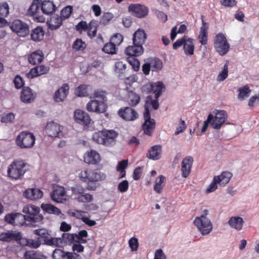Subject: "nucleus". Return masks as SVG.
<instances>
[{
    "label": "nucleus",
    "instance_id": "41",
    "mask_svg": "<svg viewBox=\"0 0 259 259\" xmlns=\"http://www.w3.org/2000/svg\"><path fill=\"white\" fill-rule=\"evenodd\" d=\"M26 259H46L47 257L34 250L27 251L24 254Z\"/></svg>",
    "mask_w": 259,
    "mask_h": 259
},
{
    "label": "nucleus",
    "instance_id": "38",
    "mask_svg": "<svg viewBox=\"0 0 259 259\" xmlns=\"http://www.w3.org/2000/svg\"><path fill=\"white\" fill-rule=\"evenodd\" d=\"M140 101V96L134 92H130L128 95L127 102L131 106H136Z\"/></svg>",
    "mask_w": 259,
    "mask_h": 259
},
{
    "label": "nucleus",
    "instance_id": "58",
    "mask_svg": "<svg viewBox=\"0 0 259 259\" xmlns=\"http://www.w3.org/2000/svg\"><path fill=\"white\" fill-rule=\"evenodd\" d=\"M85 47V43L80 39H77L73 45V48L76 51L83 50Z\"/></svg>",
    "mask_w": 259,
    "mask_h": 259
},
{
    "label": "nucleus",
    "instance_id": "34",
    "mask_svg": "<svg viewBox=\"0 0 259 259\" xmlns=\"http://www.w3.org/2000/svg\"><path fill=\"white\" fill-rule=\"evenodd\" d=\"M194 48L195 46L193 39L190 38L185 39L183 49L186 55L191 56L193 55Z\"/></svg>",
    "mask_w": 259,
    "mask_h": 259
},
{
    "label": "nucleus",
    "instance_id": "1",
    "mask_svg": "<svg viewBox=\"0 0 259 259\" xmlns=\"http://www.w3.org/2000/svg\"><path fill=\"white\" fill-rule=\"evenodd\" d=\"M157 99L156 98L154 100L152 99L151 96H148L146 98L144 112L145 122L143 125V130L144 134L148 136L152 135L155 128V121L154 119L151 118L149 108L151 106L154 110L158 109L159 105Z\"/></svg>",
    "mask_w": 259,
    "mask_h": 259
},
{
    "label": "nucleus",
    "instance_id": "30",
    "mask_svg": "<svg viewBox=\"0 0 259 259\" xmlns=\"http://www.w3.org/2000/svg\"><path fill=\"white\" fill-rule=\"evenodd\" d=\"M63 127L58 123L51 122L50 123V137H60L62 136Z\"/></svg>",
    "mask_w": 259,
    "mask_h": 259
},
{
    "label": "nucleus",
    "instance_id": "14",
    "mask_svg": "<svg viewBox=\"0 0 259 259\" xmlns=\"http://www.w3.org/2000/svg\"><path fill=\"white\" fill-rule=\"evenodd\" d=\"M21 233L16 231H8L7 232L2 233L0 234V240L5 242L20 241Z\"/></svg>",
    "mask_w": 259,
    "mask_h": 259
},
{
    "label": "nucleus",
    "instance_id": "36",
    "mask_svg": "<svg viewBox=\"0 0 259 259\" xmlns=\"http://www.w3.org/2000/svg\"><path fill=\"white\" fill-rule=\"evenodd\" d=\"M44 36V31L41 27H37L34 29L31 33V39L35 41L41 40Z\"/></svg>",
    "mask_w": 259,
    "mask_h": 259
},
{
    "label": "nucleus",
    "instance_id": "23",
    "mask_svg": "<svg viewBox=\"0 0 259 259\" xmlns=\"http://www.w3.org/2000/svg\"><path fill=\"white\" fill-rule=\"evenodd\" d=\"M162 147L160 145L152 146L148 150L147 157L151 160H157L161 157Z\"/></svg>",
    "mask_w": 259,
    "mask_h": 259
},
{
    "label": "nucleus",
    "instance_id": "35",
    "mask_svg": "<svg viewBox=\"0 0 259 259\" xmlns=\"http://www.w3.org/2000/svg\"><path fill=\"white\" fill-rule=\"evenodd\" d=\"M62 24V18L58 15H53L50 19V29H57Z\"/></svg>",
    "mask_w": 259,
    "mask_h": 259
},
{
    "label": "nucleus",
    "instance_id": "33",
    "mask_svg": "<svg viewBox=\"0 0 259 259\" xmlns=\"http://www.w3.org/2000/svg\"><path fill=\"white\" fill-rule=\"evenodd\" d=\"M232 176V175L231 172L224 171L220 175L214 176V178L216 179L215 180L218 182V184L224 186L229 183Z\"/></svg>",
    "mask_w": 259,
    "mask_h": 259
},
{
    "label": "nucleus",
    "instance_id": "21",
    "mask_svg": "<svg viewBox=\"0 0 259 259\" xmlns=\"http://www.w3.org/2000/svg\"><path fill=\"white\" fill-rule=\"evenodd\" d=\"M69 87L67 84H64L59 88L54 95V100L56 102H63L69 93Z\"/></svg>",
    "mask_w": 259,
    "mask_h": 259
},
{
    "label": "nucleus",
    "instance_id": "31",
    "mask_svg": "<svg viewBox=\"0 0 259 259\" xmlns=\"http://www.w3.org/2000/svg\"><path fill=\"white\" fill-rule=\"evenodd\" d=\"M146 39V34L144 30L138 29L133 35V44L142 46Z\"/></svg>",
    "mask_w": 259,
    "mask_h": 259
},
{
    "label": "nucleus",
    "instance_id": "12",
    "mask_svg": "<svg viewBox=\"0 0 259 259\" xmlns=\"http://www.w3.org/2000/svg\"><path fill=\"white\" fill-rule=\"evenodd\" d=\"M128 9L130 12L133 13L138 18L144 17L148 13V8L139 4H131L129 5Z\"/></svg>",
    "mask_w": 259,
    "mask_h": 259
},
{
    "label": "nucleus",
    "instance_id": "37",
    "mask_svg": "<svg viewBox=\"0 0 259 259\" xmlns=\"http://www.w3.org/2000/svg\"><path fill=\"white\" fill-rule=\"evenodd\" d=\"M165 179V178L163 176L160 175L159 176L158 178L155 180V185L153 187L154 190L155 192L159 194L162 192V189L164 186V182Z\"/></svg>",
    "mask_w": 259,
    "mask_h": 259
},
{
    "label": "nucleus",
    "instance_id": "28",
    "mask_svg": "<svg viewBox=\"0 0 259 259\" xmlns=\"http://www.w3.org/2000/svg\"><path fill=\"white\" fill-rule=\"evenodd\" d=\"M105 134V146H110L115 143V139L118 136V133L114 130H104Z\"/></svg>",
    "mask_w": 259,
    "mask_h": 259
},
{
    "label": "nucleus",
    "instance_id": "59",
    "mask_svg": "<svg viewBox=\"0 0 259 259\" xmlns=\"http://www.w3.org/2000/svg\"><path fill=\"white\" fill-rule=\"evenodd\" d=\"M15 87L17 89H20L22 88L24 85V81L21 76L19 75L15 76L13 80Z\"/></svg>",
    "mask_w": 259,
    "mask_h": 259
},
{
    "label": "nucleus",
    "instance_id": "54",
    "mask_svg": "<svg viewBox=\"0 0 259 259\" xmlns=\"http://www.w3.org/2000/svg\"><path fill=\"white\" fill-rule=\"evenodd\" d=\"M73 10V7L71 6H68L62 10L61 12V17L64 19L68 18L71 15Z\"/></svg>",
    "mask_w": 259,
    "mask_h": 259
},
{
    "label": "nucleus",
    "instance_id": "22",
    "mask_svg": "<svg viewBox=\"0 0 259 259\" xmlns=\"http://www.w3.org/2000/svg\"><path fill=\"white\" fill-rule=\"evenodd\" d=\"M44 59L43 52L40 50L33 52L28 56V62L32 65H36L41 63Z\"/></svg>",
    "mask_w": 259,
    "mask_h": 259
},
{
    "label": "nucleus",
    "instance_id": "15",
    "mask_svg": "<svg viewBox=\"0 0 259 259\" xmlns=\"http://www.w3.org/2000/svg\"><path fill=\"white\" fill-rule=\"evenodd\" d=\"M118 115L126 121H133L138 117L137 112L133 108L128 107L120 109L118 111Z\"/></svg>",
    "mask_w": 259,
    "mask_h": 259
},
{
    "label": "nucleus",
    "instance_id": "63",
    "mask_svg": "<svg viewBox=\"0 0 259 259\" xmlns=\"http://www.w3.org/2000/svg\"><path fill=\"white\" fill-rule=\"evenodd\" d=\"M92 98H95V100H99V101H104L105 102L106 101V97L105 93L102 91L95 92Z\"/></svg>",
    "mask_w": 259,
    "mask_h": 259
},
{
    "label": "nucleus",
    "instance_id": "47",
    "mask_svg": "<svg viewBox=\"0 0 259 259\" xmlns=\"http://www.w3.org/2000/svg\"><path fill=\"white\" fill-rule=\"evenodd\" d=\"M186 28L187 27L184 24L181 25L179 28L178 30H177V27L176 26L173 27L170 33L171 39L174 40L175 39L177 33H184L186 31Z\"/></svg>",
    "mask_w": 259,
    "mask_h": 259
},
{
    "label": "nucleus",
    "instance_id": "46",
    "mask_svg": "<svg viewBox=\"0 0 259 259\" xmlns=\"http://www.w3.org/2000/svg\"><path fill=\"white\" fill-rule=\"evenodd\" d=\"M34 233L35 234L39 236L38 237H40V240H41V241H44L46 244L49 245V238L47 237L48 233H47V231L46 230H35Z\"/></svg>",
    "mask_w": 259,
    "mask_h": 259
},
{
    "label": "nucleus",
    "instance_id": "16",
    "mask_svg": "<svg viewBox=\"0 0 259 259\" xmlns=\"http://www.w3.org/2000/svg\"><path fill=\"white\" fill-rule=\"evenodd\" d=\"M51 198L53 200L59 203H62L63 201L66 200V195L64 188L58 185L54 187Z\"/></svg>",
    "mask_w": 259,
    "mask_h": 259
},
{
    "label": "nucleus",
    "instance_id": "20",
    "mask_svg": "<svg viewBox=\"0 0 259 259\" xmlns=\"http://www.w3.org/2000/svg\"><path fill=\"white\" fill-rule=\"evenodd\" d=\"M23 196L30 200H36L42 198L43 193L38 189L29 188L23 192Z\"/></svg>",
    "mask_w": 259,
    "mask_h": 259
},
{
    "label": "nucleus",
    "instance_id": "29",
    "mask_svg": "<svg viewBox=\"0 0 259 259\" xmlns=\"http://www.w3.org/2000/svg\"><path fill=\"white\" fill-rule=\"evenodd\" d=\"M41 240L40 237H37L36 239H27L22 238L20 241V244L22 246H27L32 248H37L41 244Z\"/></svg>",
    "mask_w": 259,
    "mask_h": 259
},
{
    "label": "nucleus",
    "instance_id": "2",
    "mask_svg": "<svg viewBox=\"0 0 259 259\" xmlns=\"http://www.w3.org/2000/svg\"><path fill=\"white\" fill-rule=\"evenodd\" d=\"M47 2H49V1L45 0L42 2V0H33L26 11V15L28 17H32L35 22H44L45 18L41 14L49 15V11L45 8Z\"/></svg>",
    "mask_w": 259,
    "mask_h": 259
},
{
    "label": "nucleus",
    "instance_id": "19",
    "mask_svg": "<svg viewBox=\"0 0 259 259\" xmlns=\"http://www.w3.org/2000/svg\"><path fill=\"white\" fill-rule=\"evenodd\" d=\"M193 162V158L191 156L185 157L182 162V176L187 178L190 174Z\"/></svg>",
    "mask_w": 259,
    "mask_h": 259
},
{
    "label": "nucleus",
    "instance_id": "42",
    "mask_svg": "<svg viewBox=\"0 0 259 259\" xmlns=\"http://www.w3.org/2000/svg\"><path fill=\"white\" fill-rule=\"evenodd\" d=\"M152 71L157 72L160 70L163 67V63L160 59L153 58L150 61Z\"/></svg>",
    "mask_w": 259,
    "mask_h": 259
},
{
    "label": "nucleus",
    "instance_id": "24",
    "mask_svg": "<svg viewBox=\"0 0 259 259\" xmlns=\"http://www.w3.org/2000/svg\"><path fill=\"white\" fill-rule=\"evenodd\" d=\"M101 160L100 155L97 151L92 150L84 156V161L90 164H96Z\"/></svg>",
    "mask_w": 259,
    "mask_h": 259
},
{
    "label": "nucleus",
    "instance_id": "61",
    "mask_svg": "<svg viewBox=\"0 0 259 259\" xmlns=\"http://www.w3.org/2000/svg\"><path fill=\"white\" fill-rule=\"evenodd\" d=\"M66 252L60 249H56L53 251L52 257L54 259H63L65 257Z\"/></svg>",
    "mask_w": 259,
    "mask_h": 259
},
{
    "label": "nucleus",
    "instance_id": "56",
    "mask_svg": "<svg viewBox=\"0 0 259 259\" xmlns=\"http://www.w3.org/2000/svg\"><path fill=\"white\" fill-rule=\"evenodd\" d=\"M113 18V15L111 13H104L101 18L100 23L103 25H106Z\"/></svg>",
    "mask_w": 259,
    "mask_h": 259
},
{
    "label": "nucleus",
    "instance_id": "52",
    "mask_svg": "<svg viewBox=\"0 0 259 259\" xmlns=\"http://www.w3.org/2000/svg\"><path fill=\"white\" fill-rule=\"evenodd\" d=\"M123 41V36L122 35L119 33L114 34L110 39V42L114 45V46L116 48V46H118L121 44Z\"/></svg>",
    "mask_w": 259,
    "mask_h": 259
},
{
    "label": "nucleus",
    "instance_id": "3",
    "mask_svg": "<svg viewBox=\"0 0 259 259\" xmlns=\"http://www.w3.org/2000/svg\"><path fill=\"white\" fill-rule=\"evenodd\" d=\"M209 212L207 209L202 210L201 215L196 217L194 221V225L203 235H208L212 230V224L210 219L207 217Z\"/></svg>",
    "mask_w": 259,
    "mask_h": 259
},
{
    "label": "nucleus",
    "instance_id": "60",
    "mask_svg": "<svg viewBox=\"0 0 259 259\" xmlns=\"http://www.w3.org/2000/svg\"><path fill=\"white\" fill-rule=\"evenodd\" d=\"M215 179H216L213 177L211 183L208 186L205 190L206 193L208 194L213 192L218 189L217 184L218 182Z\"/></svg>",
    "mask_w": 259,
    "mask_h": 259
},
{
    "label": "nucleus",
    "instance_id": "4",
    "mask_svg": "<svg viewBox=\"0 0 259 259\" xmlns=\"http://www.w3.org/2000/svg\"><path fill=\"white\" fill-rule=\"evenodd\" d=\"M22 211L27 219L28 225L34 226V223L41 222L43 220V216L39 214L40 208L34 205L27 204L25 205Z\"/></svg>",
    "mask_w": 259,
    "mask_h": 259
},
{
    "label": "nucleus",
    "instance_id": "11",
    "mask_svg": "<svg viewBox=\"0 0 259 259\" xmlns=\"http://www.w3.org/2000/svg\"><path fill=\"white\" fill-rule=\"evenodd\" d=\"M107 106L104 101L92 100L87 104V110L89 112L104 113L106 111Z\"/></svg>",
    "mask_w": 259,
    "mask_h": 259
},
{
    "label": "nucleus",
    "instance_id": "50",
    "mask_svg": "<svg viewBox=\"0 0 259 259\" xmlns=\"http://www.w3.org/2000/svg\"><path fill=\"white\" fill-rule=\"evenodd\" d=\"M9 14V6L7 2L0 3V16L7 17Z\"/></svg>",
    "mask_w": 259,
    "mask_h": 259
},
{
    "label": "nucleus",
    "instance_id": "10",
    "mask_svg": "<svg viewBox=\"0 0 259 259\" xmlns=\"http://www.w3.org/2000/svg\"><path fill=\"white\" fill-rule=\"evenodd\" d=\"M215 116L211 121V126L215 130H220L222 125L226 123L228 115L224 110H216L213 112Z\"/></svg>",
    "mask_w": 259,
    "mask_h": 259
},
{
    "label": "nucleus",
    "instance_id": "57",
    "mask_svg": "<svg viewBox=\"0 0 259 259\" xmlns=\"http://www.w3.org/2000/svg\"><path fill=\"white\" fill-rule=\"evenodd\" d=\"M72 216L78 219H81L82 222L84 220V218L88 214L86 211L81 210H74L70 212Z\"/></svg>",
    "mask_w": 259,
    "mask_h": 259
},
{
    "label": "nucleus",
    "instance_id": "43",
    "mask_svg": "<svg viewBox=\"0 0 259 259\" xmlns=\"http://www.w3.org/2000/svg\"><path fill=\"white\" fill-rule=\"evenodd\" d=\"M27 224H28L27 219L24 214L16 213L15 226H28ZM29 226H33V225H29Z\"/></svg>",
    "mask_w": 259,
    "mask_h": 259
},
{
    "label": "nucleus",
    "instance_id": "8",
    "mask_svg": "<svg viewBox=\"0 0 259 259\" xmlns=\"http://www.w3.org/2000/svg\"><path fill=\"white\" fill-rule=\"evenodd\" d=\"M80 180L84 182H92L103 180L106 176L102 172L92 169H85L79 174Z\"/></svg>",
    "mask_w": 259,
    "mask_h": 259
},
{
    "label": "nucleus",
    "instance_id": "17",
    "mask_svg": "<svg viewBox=\"0 0 259 259\" xmlns=\"http://www.w3.org/2000/svg\"><path fill=\"white\" fill-rule=\"evenodd\" d=\"M74 119L76 122L86 125L90 124L91 121L89 115L80 109H77L74 111Z\"/></svg>",
    "mask_w": 259,
    "mask_h": 259
},
{
    "label": "nucleus",
    "instance_id": "53",
    "mask_svg": "<svg viewBox=\"0 0 259 259\" xmlns=\"http://www.w3.org/2000/svg\"><path fill=\"white\" fill-rule=\"evenodd\" d=\"M102 50L106 54H114L116 53V48L110 42L107 43L103 48Z\"/></svg>",
    "mask_w": 259,
    "mask_h": 259
},
{
    "label": "nucleus",
    "instance_id": "9",
    "mask_svg": "<svg viewBox=\"0 0 259 259\" xmlns=\"http://www.w3.org/2000/svg\"><path fill=\"white\" fill-rule=\"evenodd\" d=\"M214 47L221 56H224L228 52L230 44L223 33H219L216 35L214 41Z\"/></svg>",
    "mask_w": 259,
    "mask_h": 259
},
{
    "label": "nucleus",
    "instance_id": "44",
    "mask_svg": "<svg viewBox=\"0 0 259 259\" xmlns=\"http://www.w3.org/2000/svg\"><path fill=\"white\" fill-rule=\"evenodd\" d=\"M238 98L240 100H243L245 98L249 96L251 90L248 85H244L238 89Z\"/></svg>",
    "mask_w": 259,
    "mask_h": 259
},
{
    "label": "nucleus",
    "instance_id": "55",
    "mask_svg": "<svg viewBox=\"0 0 259 259\" xmlns=\"http://www.w3.org/2000/svg\"><path fill=\"white\" fill-rule=\"evenodd\" d=\"M50 213L56 214L58 216L60 219H65V217L64 214L61 213V211L58 207L50 204Z\"/></svg>",
    "mask_w": 259,
    "mask_h": 259
},
{
    "label": "nucleus",
    "instance_id": "13",
    "mask_svg": "<svg viewBox=\"0 0 259 259\" xmlns=\"http://www.w3.org/2000/svg\"><path fill=\"white\" fill-rule=\"evenodd\" d=\"M164 87L162 82L157 81L153 83L147 84L143 87V90L147 91L148 93L153 92L155 94V98L158 99L162 94V90Z\"/></svg>",
    "mask_w": 259,
    "mask_h": 259
},
{
    "label": "nucleus",
    "instance_id": "62",
    "mask_svg": "<svg viewBox=\"0 0 259 259\" xmlns=\"http://www.w3.org/2000/svg\"><path fill=\"white\" fill-rule=\"evenodd\" d=\"M153 12L155 15L160 21L164 23L167 21V16L163 12L157 10H154Z\"/></svg>",
    "mask_w": 259,
    "mask_h": 259
},
{
    "label": "nucleus",
    "instance_id": "5",
    "mask_svg": "<svg viewBox=\"0 0 259 259\" xmlns=\"http://www.w3.org/2000/svg\"><path fill=\"white\" fill-rule=\"evenodd\" d=\"M15 142L16 145L21 149H30L35 144V137L30 132L23 131L17 136Z\"/></svg>",
    "mask_w": 259,
    "mask_h": 259
},
{
    "label": "nucleus",
    "instance_id": "27",
    "mask_svg": "<svg viewBox=\"0 0 259 259\" xmlns=\"http://www.w3.org/2000/svg\"><path fill=\"white\" fill-rule=\"evenodd\" d=\"M134 45L128 46L125 50V53L128 56H139L143 53L142 46L133 44Z\"/></svg>",
    "mask_w": 259,
    "mask_h": 259
},
{
    "label": "nucleus",
    "instance_id": "7",
    "mask_svg": "<svg viewBox=\"0 0 259 259\" xmlns=\"http://www.w3.org/2000/svg\"><path fill=\"white\" fill-rule=\"evenodd\" d=\"M9 26L11 30L19 37H24L30 32L29 25L19 19L9 22Z\"/></svg>",
    "mask_w": 259,
    "mask_h": 259
},
{
    "label": "nucleus",
    "instance_id": "48",
    "mask_svg": "<svg viewBox=\"0 0 259 259\" xmlns=\"http://www.w3.org/2000/svg\"><path fill=\"white\" fill-rule=\"evenodd\" d=\"M229 64V61H227L224 66L223 70L219 73L218 76L217 80L218 81H222L228 77Z\"/></svg>",
    "mask_w": 259,
    "mask_h": 259
},
{
    "label": "nucleus",
    "instance_id": "51",
    "mask_svg": "<svg viewBox=\"0 0 259 259\" xmlns=\"http://www.w3.org/2000/svg\"><path fill=\"white\" fill-rule=\"evenodd\" d=\"M127 61L131 65L135 71H138L139 69L140 62L139 60L136 58V57L128 56L127 58Z\"/></svg>",
    "mask_w": 259,
    "mask_h": 259
},
{
    "label": "nucleus",
    "instance_id": "40",
    "mask_svg": "<svg viewBox=\"0 0 259 259\" xmlns=\"http://www.w3.org/2000/svg\"><path fill=\"white\" fill-rule=\"evenodd\" d=\"M88 236V232L85 230H81L78 232V234H65V236H67L70 240H71L72 243L73 240H78L80 238L87 237Z\"/></svg>",
    "mask_w": 259,
    "mask_h": 259
},
{
    "label": "nucleus",
    "instance_id": "45",
    "mask_svg": "<svg viewBox=\"0 0 259 259\" xmlns=\"http://www.w3.org/2000/svg\"><path fill=\"white\" fill-rule=\"evenodd\" d=\"M125 68L126 65L122 62H117L115 64L114 71L115 73L118 74L119 77L122 78L125 72Z\"/></svg>",
    "mask_w": 259,
    "mask_h": 259
},
{
    "label": "nucleus",
    "instance_id": "64",
    "mask_svg": "<svg viewBox=\"0 0 259 259\" xmlns=\"http://www.w3.org/2000/svg\"><path fill=\"white\" fill-rule=\"evenodd\" d=\"M128 244L132 251H136L138 248V240L136 238L133 237L128 241Z\"/></svg>",
    "mask_w": 259,
    "mask_h": 259
},
{
    "label": "nucleus",
    "instance_id": "18",
    "mask_svg": "<svg viewBox=\"0 0 259 259\" xmlns=\"http://www.w3.org/2000/svg\"><path fill=\"white\" fill-rule=\"evenodd\" d=\"M36 94L29 87H23L20 96L21 101L25 103H30L34 101Z\"/></svg>",
    "mask_w": 259,
    "mask_h": 259
},
{
    "label": "nucleus",
    "instance_id": "26",
    "mask_svg": "<svg viewBox=\"0 0 259 259\" xmlns=\"http://www.w3.org/2000/svg\"><path fill=\"white\" fill-rule=\"evenodd\" d=\"M244 223L243 219L239 216L232 217L228 221V224L229 226L237 231H240L242 229Z\"/></svg>",
    "mask_w": 259,
    "mask_h": 259
},
{
    "label": "nucleus",
    "instance_id": "49",
    "mask_svg": "<svg viewBox=\"0 0 259 259\" xmlns=\"http://www.w3.org/2000/svg\"><path fill=\"white\" fill-rule=\"evenodd\" d=\"M75 94L78 97H85L88 95V86L85 84L79 85L75 90Z\"/></svg>",
    "mask_w": 259,
    "mask_h": 259
},
{
    "label": "nucleus",
    "instance_id": "25",
    "mask_svg": "<svg viewBox=\"0 0 259 259\" xmlns=\"http://www.w3.org/2000/svg\"><path fill=\"white\" fill-rule=\"evenodd\" d=\"M65 234H69V233H63L61 238H52L50 239V245L62 247L68 243H71V240H70L67 236H65Z\"/></svg>",
    "mask_w": 259,
    "mask_h": 259
},
{
    "label": "nucleus",
    "instance_id": "6",
    "mask_svg": "<svg viewBox=\"0 0 259 259\" xmlns=\"http://www.w3.org/2000/svg\"><path fill=\"white\" fill-rule=\"evenodd\" d=\"M26 163L23 160L14 161L9 166L8 176L12 180L20 179L26 171Z\"/></svg>",
    "mask_w": 259,
    "mask_h": 259
},
{
    "label": "nucleus",
    "instance_id": "32",
    "mask_svg": "<svg viewBox=\"0 0 259 259\" xmlns=\"http://www.w3.org/2000/svg\"><path fill=\"white\" fill-rule=\"evenodd\" d=\"M207 29V27H206V24L203 20H202V24L200 28L198 39L199 42L203 46L206 45L207 44L208 33Z\"/></svg>",
    "mask_w": 259,
    "mask_h": 259
},
{
    "label": "nucleus",
    "instance_id": "39",
    "mask_svg": "<svg viewBox=\"0 0 259 259\" xmlns=\"http://www.w3.org/2000/svg\"><path fill=\"white\" fill-rule=\"evenodd\" d=\"M105 134L104 130L98 131L94 133L92 135V139L98 144L105 146Z\"/></svg>",
    "mask_w": 259,
    "mask_h": 259
}]
</instances>
